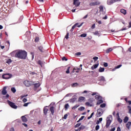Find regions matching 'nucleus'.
<instances>
[{
    "label": "nucleus",
    "mask_w": 131,
    "mask_h": 131,
    "mask_svg": "<svg viewBox=\"0 0 131 131\" xmlns=\"http://www.w3.org/2000/svg\"><path fill=\"white\" fill-rule=\"evenodd\" d=\"M11 56H14L15 55V57L16 58H19V59H26V57H27V52L25 51L22 50H16L13 51L11 53Z\"/></svg>",
    "instance_id": "1"
},
{
    "label": "nucleus",
    "mask_w": 131,
    "mask_h": 131,
    "mask_svg": "<svg viewBox=\"0 0 131 131\" xmlns=\"http://www.w3.org/2000/svg\"><path fill=\"white\" fill-rule=\"evenodd\" d=\"M99 5H101V2L98 0H92L89 3V6L91 7L99 6Z\"/></svg>",
    "instance_id": "2"
},
{
    "label": "nucleus",
    "mask_w": 131,
    "mask_h": 131,
    "mask_svg": "<svg viewBox=\"0 0 131 131\" xmlns=\"http://www.w3.org/2000/svg\"><path fill=\"white\" fill-rule=\"evenodd\" d=\"M113 120V117L112 115L108 116L106 118V127L108 128V126H110V124H111V123L112 122Z\"/></svg>",
    "instance_id": "3"
},
{
    "label": "nucleus",
    "mask_w": 131,
    "mask_h": 131,
    "mask_svg": "<svg viewBox=\"0 0 131 131\" xmlns=\"http://www.w3.org/2000/svg\"><path fill=\"white\" fill-rule=\"evenodd\" d=\"M12 77V74H5L2 76V78L4 79H10Z\"/></svg>",
    "instance_id": "4"
},
{
    "label": "nucleus",
    "mask_w": 131,
    "mask_h": 131,
    "mask_svg": "<svg viewBox=\"0 0 131 131\" xmlns=\"http://www.w3.org/2000/svg\"><path fill=\"white\" fill-rule=\"evenodd\" d=\"M73 5L76 8H77L80 5V2H79V0H73Z\"/></svg>",
    "instance_id": "5"
},
{
    "label": "nucleus",
    "mask_w": 131,
    "mask_h": 131,
    "mask_svg": "<svg viewBox=\"0 0 131 131\" xmlns=\"http://www.w3.org/2000/svg\"><path fill=\"white\" fill-rule=\"evenodd\" d=\"M8 103L9 105L10 106V107H11V108H13V109H17V106L16 105H15L14 103H13L10 101H8Z\"/></svg>",
    "instance_id": "6"
},
{
    "label": "nucleus",
    "mask_w": 131,
    "mask_h": 131,
    "mask_svg": "<svg viewBox=\"0 0 131 131\" xmlns=\"http://www.w3.org/2000/svg\"><path fill=\"white\" fill-rule=\"evenodd\" d=\"M24 84L26 86H31V84H32V82L30 81H28L27 80L24 81Z\"/></svg>",
    "instance_id": "7"
},
{
    "label": "nucleus",
    "mask_w": 131,
    "mask_h": 131,
    "mask_svg": "<svg viewBox=\"0 0 131 131\" xmlns=\"http://www.w3.org/2000/svg\"><path fill=\"white\" fill-rule=\"evenodd\" d=\"M97 114L99 117L102 116L103 115V110L102 108H99L97 110Z\"/></svg>",
    "instance_id": "8"
},
{
    "label": "nucleus",
    "mask_w": 131,
    "mask_h": 131,
    "mask_svg": "<svg viewBox=\"0 0 131 131\" xmlns=\"http://www.w3.org/2000/svg\"><path fill=\"white\" fill-rule=\"evenodd\" d=\"M48 111H49V109L48 108V106H46L43 108V113L45 115H47V114H48Z\"/></svg>",
    "instance_id": "9"
},
{
    "label": "nucleus",
    "mask_w": 131,
    "mask_h": 131,
    "mask_svg": "<svg viewBox=\"0 0 131 131\" xmlns=\"http://www.w3.org/2000/svg\"><path fill=\"white\" fill-rule=\"evenodd\" d=\"M7 86H5L3 88V89L2 92V95H6L7 94Z\"/></svg>",
    "instance_id": "10"
},
{
    "label": "nucleus",
    "mask_w": 131,
    "mask_h": 131,
    "mask_svg": "<svg viewBox=\"0 0 131 131\" xmlns=\"http://www.w3.org/2000/svg\"><path fill=\"white\" fill-rule=\"evenodd\" d=\"M21 118L23 122H26L27 121H28V120L26 118V117H25V116H21Z\"/></svg>",
    "instance_id": "11"
},
{
    "label": "nucleus",
    "mask_w": 131,
    "mask_h": 131,
    "mask_svg": "<svg viewBox=\"0 0 131 131\" xmlns=\"http://www.w3.org/2000/svg\"><path fill=\"white\" fill-rule=\"evenodd\" d=\"M78 23H76L73 27H75V28H76V27H81L82 26V24H83V23H82L80 25H78Z\"/></svg>",
    "instance_id": "12"
},
{
    "label": "nucleus",
    "mask_w": 131,
    "mask_h": 131,
    "mask_svg": "<svg viewBox=\"0 0 131 131\" xmlns=\"http://www.w3.org/2000/svg\"><path fill=\"white\" fill-rule=\"evenodd\" d=\"M115 3V1L114 0H108L107 1V5H112V4H114Z\"/></svg>",
    "instance_id": "13"
},
{
    "label": "nucleus",
    "mask_w": 131,
    "mask_h": 131,
    "mask_svg": "<svg viewBox=\"0 0 131 131\" xmlns=\"http://www.w3.org/2000/svg\"><path fill=\"white\" fill-rule=\"evenodd\" d=\"M50 111H51V114L52 115H54V113H55V109H54V107L53 106H52L50 107Z\"/></svg>",
    "instance_id": "14"
},
{
    "label": "nucleus",
    "mask_w": 131,
    "mask_h": 131,
    "mask_svg": "<svg viewBox=\"0 0 131 131\" xmlns=\"http://www.w3.org/2000/svg\"><path fill=\"white\" fill-rule=\"evenodd\" d=\"M99 80H100V81H106V80L105 79V77L103 76L99 77Z\"/></svg>",
    "instance_id": "15"
},
{
    "label": "nucleus",
    "mask_w": 131,
    "mask_h": 131,
    "mask_svg": "<svg viewBox=\"0 0 131 131\" xmlns=\"http://www.w3.org/2000/svg\"><path fill=\"white\" fill-rule=\"evenodd\" d=\"M98 66H99V64H96L93 66V67H91L92 70H94V69H96V68H98Z\"/></svg>",
    "instance_id": "16"
},
{
    "label": "nucleus",
    "mask_w": 131,
    "mask_h": 131,
    "mask_svg": "<svg viewBox=\"0 0 131 131\" xmlns=\"http://www.w3.org/2000/svg\"><path fill=\"white\" fill-rule=\"evenodd\" d=\"M130 125H131V122H128L126 125V126L128 128V129H129V128H130Z\"/></svg>",
    "instance_id": "17"
},
{
    "label": "nucleus",
    "mask_w": 131,
    "mask_h": 131,
    "mask_svg": "<svg viewBox=\"0 0 131 131\" xmlns=\"http://www.w3.org/2000/svg\"><path fill=\"white\" fill-rule=\"evenodd\" d=\"M85 98L83 97H80L78 101L79 102H83V101H84Z\"/></svg>",
    "instance_id": "18"
},
{
    "label": "nucleus",
    "mask_w": 131,
    "mask_h": 131,
    "mask_svg": "<svg viewBox=\"0 0 131 131\" xmlns=\"http://www.w3.org/2000/svg\"><path fill=\"white\" fill-rule=\"evenodd\" d=\"M34 85L35 88H39V86H40V83L38 82V83H35L34 84Z\"/></svg>",
    "instance_id": "19"
},
{
    "label": "nucleus",
    "mask_w": 131,
    "mask_h": 131,
    "mask_svg": "<svg viewBox=\"0 0 131 131\" xmlns=\"http://www.w3.org/2000/svg\"><path fill=\"white\" fill-rule=\"evenodd\" d=\"M95 99L96 100H102V97L98 95L95 96Z\"/></svg>",
    "instance_id": "20"
},
{
    "label": "nucleus",
    "mask_w": 131,
    "mask_h": 131,
    "mask_svg": "<svg viewBox=\"0 0 131 131\" xmlns=\"http://www.w3.org/2000/svg\"><path fill=\"white\" fill-rule=\"evenodd\" d=\"M98 71L99 72H104L105 71V68L100 67Z\"/></svg>",
    "instance_id": "21"
},
{
    "label": "nucleus",
    "mask_w": 131,
    "mask_h": 131,
    "mask_svg": "<svg viewBox=\"0 0 131 131\" xmlns=\"http://www.w3.org/2000/svg\"><path fill=\"white\" fill-rule=\"evenodd\" d=\"M120 12L122 13V14H124V15L126 14V10L124 9H121Z\"/></svg>",
    "instance_id": "22"
},
{
    "label": "nucleus",
    "mask_w": 131,
    "mask_h": 131,
    "mask_svg": "<svg viewBox=\"0 0 131 131\" xmlns=\"http://www.w3.org/2000/svg\"><path fill=\"white\" fill-rule=\"evenodd\" d=\"M128 121V117H125L123 120V122L124 123H126Z\"/></svg>",
    "instance_id": "23"
},
{
    "label": "nucleus",
    "mask_w": 131,
    "mask_h": 131,
    "mask_svg": "<svg viewBox=\"0 0 131 131\" xmlns=\"http://www.w3.org/2000/svg\"><path fill=\"white\" fill-rule=\"evenodd\" d=\"M117 119L119 123H122V119H121L120 117H117Z\"/></svg>",
    "instance_id": "24"
},
{
    "label": "nucleus",
    "mask_w": 131,
    "mask_h": 131,
    "mask_svg": "<svg viewBox=\"0 0 131 131\" xmlns=\"http://www.w3.org/2000/svg\"><path fill=\"white\" fill-rule=\"evenodd\" d=\"M103 103V100L102 99H98V101H97V104L100 105V104H102Z\"/></svg>",
    "instance_id": "25"
},
{
    "label": "nucleus",
    "mask_w": 131,
    "mask_h": 131,
    "mask_svg": "<svg viewBox=\"0 0 131 131\" xmlns=\"http://www.w3.org/2000/svg\"><path fill=\"white\" fill-rule=\"evenodd\" d=\"M99 8L100 12H103V11H104V7H103V6L101 5L100 6H99Z\"/></svg>",
    "instance_id": "26"
},
{
    "label": "nucleus",
    "mask_w": 131,
    "mask_h": 131,
    "mask_svg": "<svg viewBox=\"0 0 131 131\" xmlns=\"http://www.w3.org/2000/svg\"><path fill=\"white\" fill-rule=\"evenodd\" d=\"M85 105H86V106H89V107L93 106V104H91L90 102H86Z\"/></svg>",
    "instance_id": "27"
},
{
    "label": "nucleus",
    "mask_w": 131,
    "mask_h": 131,
    "mask_svg": "<svg viewBox=\"0 0 131 131\" xmlns=\"http://www.w3.org/2000/svg\"><path fill=\"white\" fill-rule=\"evenodd\" d=\"M127 108L128 110V114H131V107L130 106H127Z\"/></svg>",
    "instance_id": "28"
},
{
    "label": "nucleus",
    "mask_w": 131,
    "mask_h": 131,
    "mask_svg": "<svg viewBox=\"0 0 131 131\" xmlns=\"http://www.w3.org/2000/svg\"><path fill=\"white\" fill-rule=\"evenodd\" d=\"M79 128L80 129V130H83V129L84 128H85V126H84L83 125H81L80 126V127H79Z\"/></svg>",
    "instance_id": "29"
},
{
    "label": "nucleus",
    "mask_w": 131,
    "mask_h": 131,
    "mask_svg": "<svg viewBox=\"0 0 131 131\" xmlns=\"http://www.w3.org/2000/svg\"><path fill=\"white\" fill-rule=\"evenodd\" d=\"M38 49H39V51H40V52H41V53H42L43 52V48H42V46L39 47Z\"/></svg>",
    "instance_id": "30"
},
{
    "label": "nucleus",
    "mask_w": 131,
    "mask_h": 131,
    "mask_svg": "<svg viewBox=\"0 0 131 131\" xmlns=\"http://www.w3.org/2000/svg\"><path fill=\"white\" fill-rule=\"evenodd\" d=\"M110 52H112V48H109L106 50V53H110Z\"/></svg>",
    "instance_id": "31"
},
{
    "label": "nucleus",
    "mask_w": 131,
    "mask_h": 131,
    "mask_svg": "<svg viewBox=\"0 0 131 131\" xmlns=\"http://www.w3.org/2000/svg\"><path fill=\"white\" fill-rule=\"evenodd\" d=\"M6 63H7V64H11V63H12V60H11V59H8Z\"/></svg>",
    "instance_id": "32"
},
{
    "label": "nucleus",
    "mask_w": 131,
    "mask_h": 131,
    "mask_svg": "<svg viewBox=\"0 0 131 131\" xmlns=\"http://www.w3.org/2000/svg\"><path fill=\"white\" fill-rule=\"evenodd\" d=\"M11 91L12 93H16V89L15 88H11Z\"/></svg>",
    "instance_id": "33"
},
{
    "label": "nucleus",
    "mask_w": 131,
    "mask_h": 131,
    "mask_svg": "<svg viewBox=\"0 0 131 131\" xmlns=\"http://www.w3.org/2000/svg\"><path fill=\"white\" fill-rule=\"evenodd\" d=\"M93 34L94 35H99V32L98 31H96L93 32Z\"/></svg>",
    "instance_id": "34"
},
{
    "label": "nucleus",
    "mask_w": 131,
    "mask_h": 131,
    "mask_svg": "<svg viewBox=\"0 0 131 131\" xmlns=\"http://www.w3.org/2000/svg\"><path fill=\"white\" fill-rule=\"evenodd\" d=\"M73 72H76L77 73H78V72H79V71H78V70H77V69L76 68H74Z\"/></svg>",
    "instance_id": "35"
},
{
    "label": "nucleus",
    "mask_w": 131,
    "mask_h": 131,
    "mask_svg": "<svg viewBox=\"0 0 131 131\" xmlns=\"http://www.w3.org/2000/svg\"><path fill=\"white\" fill-rule=\"evenodd\" d=\"M70 69V67H68V69H67L66 71V73H67V74L70 73V71H69V70Z\"/></svg>",
    "instance_id": "36"
},
{
    "label": "nucleus",
    "mask_w": 131,
    "mask_h": 131,
    "mask_svg": "<svg viewBox=\"0 0 131 131\" xmlns=\"http://www.w3.org/2000/svg\"><path fill=\"white\" fill-rule=\"evenodd\" d=\"M101 108H105L106 107V104L105 103H103L100 105Z\"/></svg>",
    "instance_id": "37"
},
{
    "label": "nucleus",
    "mask_w": 131,
    "mask_h": 131,
    "mask_svg": "<svg viewBox=\"0 0 131 131\" xmlns=\"http://www.w3.org/2000/svg\"><path fill=\"white\" fill-rule=\"evenodd\" d=\"M78 110H80V111H82V110H84V107L81 106L78 108Z\"/></svg>",
    "instance_id": "38"
},
{
    "label": "nucleus",
    "mask_w": 131,
    "mask_h": 131,
    "mask_svg": "<svg viewBox=\"0 0 131 131\" xmlns=\"http://www.w3.org/2000/svg\"><path fill=\"white\" fill-rule=\"evenodd\" d=\"M81 37H86V34L83 33L81 34L80 35Z\"/></svg>",
    "instance_id": "39"
},
{
    "label": "nucleus",
    "mask_w": 131,
    "mask_h": 131,
    "mask_svg": "<svg viewBox=\"0 0 131 131\" xmlns=\"http://www.w3.org/2000/svg\"><path fill=\"white\" fill-rule=\"evenodd\" d=\"M65 38H66L67 39H68V38H69V33H67L65 36Z\"/></svg>",
    "instance_id": "40"
},
{
    "label": "nucleus",
    "mask_w": 131,
    "mask_h": 131,
    "mask_svg": "<svg viewBox=\"0 0 131 131\" xmlns=\"http://www.w3.org/2000/svg\"><path fill=\"white\" fill-rule=\"evenodd\" d=\"M78 107H79V105L76 104V105H75L74 106H73L72 107V109H76L78 108Z\"/></svg>",
    "instance_id": "41"
},
{
    "label": "nucleus",
    "mask_w": 131,
    "mask_h": 131,
    "mask_svg": "<svg viewBox=\"0 0 131 131\" xmlns=\"http://www.w3.org/2000/svg\"><path fill=\"white\" fill-rule=\"evenodd\" d=\"M98 59H99V57H98L97 56L93 57V60H94L95 62H96L97 61V60H98Z\"/></svg>",
    "instance_id": "42"
},
{
    "label": "nucleus",
    "mask_w": 131,
    "mask_h": 131,
    "mask_svg": "<svg viewBox=\"0 0 131 131\" xmlns=\"http://www.w3.org/2000/svg\"><path fill=\"white\" fill-rule=\"evenodd\" d=\"M100 128V126L99 125H97L96 127H95V129L96 130H98V129H99Z\"/></svg>",
    "instance_id": "43"
},
{
    "label": "nucleus",
    "mask_w": 131,
    "mask_h": 131,
    "mask_svg": "<svg viewBox=\"0 0 131 131\" xmlns=\"http://www.w3.org/2000/svg\"><path fill=\"white\" fill-rule=\"evenodd\" d=\"M39 40V38L38 37H36L35 39V41L37 42Z\"/></svg>",
    "instance_id": "44"
},
{
    "label": "nucleus",
    "mask_w": 131,
    "mask_h": 131,
    "mask_svg": "<svg viewBox=\"0 0 131 131\" xmlns=\"http://www.w3.org/2000/svg\"><path fill=\"white\" fill-rule=\"evenodd\" d=\"M83 118H84V116H82L79 119V120L77 121V122H79V121H81V120H82L83 119Z\"/></svg>",
    "instance_id": "45"
},
{
    "label": "nucleus",
    "mask_w": 131,
    "mask_h": 131,
    "mask_svg": "<svg viewBox=\"0 0 131 131\" xmlns=\"http://www.w3.org/2000/svg\"><path fill=\"white\" fill-rule=\"evenodd\" d=\"M62 61H68V59L66 58V57H63L62 58Z\"/></svg>",
    "instance_id": "46"
},
{
    "label": "nucleus",
    "mask_w": 131,
    "mask_h": 131,
    "mask_svg": "<svg viewBox=\"0 0 131 131\" xmlns=\"http://www.w3.org/2000/svg\"><path fill=\"white\" fill-rule=\"evenodd\" d=\"M103 66H104V67H108V63H107V62H104V63H103Z\"/></svg>",
    "instance_id": "47"
},
{
    "label": "nucleus",
    "mask_w": 131,
    "mask_h": 131,
    "mask_svg": "<svg viewBox=\"0 0 131 131\" xmlns=\"http://www.w3.org/2000/svg\"><path fill=\"white\" fill-rule=\"evenodd\" d=\"M64 108H66V109H68L69 108V104H66L65 105Z\"/></svg>",
    "instance_id": "48"
},
{
    "label": "nucleus",
    "mask_w": 131,
    "mask_h": 131,
    "mask_svg": "<svg viewBox=\"0 0 131 131\" xmlns=\"http://www.w3.org/2000/svg\"><path fill=\"white\" fill-rule=\"evenodd\" d=\"M80 124H81L80 123L76 124L75 125V127H79V126H80Z\"/></svg>",
    "instance_id": "49"
},
{
    "label": "nucleus",
    "mask_w": 131,
    "mask_h": 131,
    "mask_svg": "<svg viewBox=\"0 0 131 131\" xmlns=\"http://www.w3.org/2000/svg\"><path fill=\"white\" fill-rule=\"evenodd\" d=\"M121 66H122V65H121V64L118 65L115 67V69H118V68H120V67H121Z\"/></svg>",
    "instance_id": "50"
},
{
    "label": "nucleus",
    "mask_w": 131,
    "mask_h": 131,
    "mask_svg": "<svg viewBox=\"0 0 131 131\" xmlns=\"http://www.w3.org/2000/svg\"><path fill=\"white\" fill-rule=\"evenodd\" d=\"M102 120H103V118H100L99 119V121H97V123H99V122H101V121H102Z\"/></svg>",
    "instance_id": "51"
},
{
    "label": "nucleus",
    "mask_w": 131,
    "mask_h": 131,
    "mask_svg": "<svg viewBox=\"0 0 131 131\" xmlns=\"http://www.w3.org/2000/svg\"><path fill=\"white\" fill-rule=\"evenodd\" d=\"M75 28V27H73H73H72V29L70 30V32H73V30H74Z\"/></svg>",
    "instance_id": "52"
},
{
    "label": "nucleus",
    "mask_w": 131,
    "mask_h": 131,
    "mask_svg": "<svg viewBox=\"0 0 131 131\" xmlns=\"http://www.w3.org/2000/svg\"><path fill=\"white\" fill-rule=\"evenodd\" d=\"M67 117H68V115H67V114L64 115L63 116V118L64 119H67Z\"/></svg>",
    "instance_id": "53"
},
{
    "label": "nucleus",
    "mask_w": 131,
    "mask_h": 131,
    "mask_svg": "<svg viewBox=\"0 0 131 131\" xmlns=\"http://www.w3.org/2000/svg\"><path fill=\"white\" fill-rule=\"evenodd\" d=\"M38 63L39 65H40V66H41V67H42V63L41 62V61L39 60V61H38Z\"/></svg>",
    "instance_id": "54"
},
{
    "label": "nucleus",
    "mask_w": 131,
    "mask_h": 131,
    "mask_svg": "<svg viewBox=\"0 0 131 131\" xmlns=\"http://www.w3.org/2000/svg\"><path fill=\"white\" fill-rule=\"evenodd\" d=\"M23 19V16H21L19 19V22H21V21H22Z\"/></svg>",
    "instance_id": "55"
},
{
    "label": "nucleus",
    "mask_w": 131,
    "mask_h": 131,
    "mask_svg": "<svg viewBox=\"0 0 131 131\" xmlns=\"http://www.w3.org/2000/svg\"><path fill=\"white\" fill-rule=\"evenodd\" d=\"M76 56H80L81 55V53L80 52H77L76 53Z\"/></svg>",
    "instance_id": "56"
},
{
    "label": "nucleus",
    "mask_w": 131,
    "mask_h": 131,
    "mask_svg": "<svg viewBox=\"0 0 131 131\" xmlns=\"http://www.w3.org/2000/svg\"><path fill=\"white\" fill-rule=\"evenodd\" d=\"M77 83H75L73 84L72 86H77Z\"/></svg>",
    "instance_id": "57"
},
{
    "label": "nucleus",
    "mask_w": 131,
    "mask_h": 131,
    "mask_svg": "<svg viewBox=\"0 0 131 131\" xmlns=\"http://www.w3.org/2000/svg\"><path fill=\"white\" fill-rule=\"evenodd\" d=\"M28 104H29V103H26L24 104V107H27V106H28Z\"/></svg>",
    "instance_id": "58"
},
{
    "label": "nucleus",
    "mask_w": 131,
    "mask_h": 131,
    "mask_svg": "<svg viewBox=\"0 0 131 131\" xmlns=\"http://www.w3.org/2000/svg\"><path fill=\"white\" fill-rule=\"evenodd\" d=\"M24 103H26V102H27V99L26 98H24L23 100Z\"/></svg>",
    "instance_id": "59"
},
{
    "label": "nucleus",
    "mask_w": 131,
    "mask_h": 131,
    "mask_svg": "<svg viewBox=\"0 0 131 131\" xmlns=\"http://www.w3.org/2000/svg\"><path fill=\"white\" fill-rule=\"evenodd\" d=\"M89 16V15L86 14L85 16H84L82 19H86V18H88V16Z\"/></svg>",
    "instance_id": "60"
},
{
    "label": "nucleus",
    "mask_w": 131,
    "mask_h": 131,
    "mask_svg": "<svg viewBox=\"0 0 131 131\" xmlns=\"http://www.w3.org/2000/svg\"><path fill=\"white\" fill-rule=\"evenodd\" d=\"M131 28V21L129 23V26H128V28Z\"/></svg>",
    "instance_id": "61"
},
{
    "label": "nucleus",
    "mask_w": 131,
    "mask_h": 131,
    "mask_svg": "<svg viewBox=\"0 0 131 131\" xmlns=\"http://www.w3.org/2000/svg\"><path fill=\"white\" fill-rule=\"evenodd\" d=\"M117 131H121V129H120V127H117Z\"/></svg>",
    "instance_id": "62"
},
{
    "label": "nucleus",
    "mask_w": 131,
    "mask_h": 131,
    "mask_svg": "<svg viewBox=\"0 0 131 131\" xmlns=\"http://www.w3.org/2000/svg\"><path fill=\"white\" fill-rule=\"evenodd\" d=\"M126 103H128L129 105H131V101L130 100H128Z\"/></svg>",
    "instance_id": "63"
},
{
    "label": "nucleus",
    "mask_w": 131,
    "mask_h": 131,
    "mask_svg": "<svg viewBox=\"0 0 131 131\" xmlns=\"http://www.w3.org/2000/svg\"><path fill=\"white\" fill-rule=\"evenodd\" d=\"M115 130V127H114L111 129V131H114Z\"/></svg>",
    "instance_id": "64"
}]
</instances>
